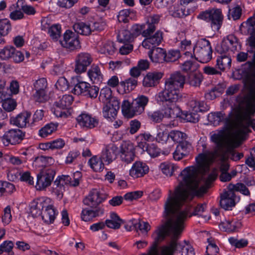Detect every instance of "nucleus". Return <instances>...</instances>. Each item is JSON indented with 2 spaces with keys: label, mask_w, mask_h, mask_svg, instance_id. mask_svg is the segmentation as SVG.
Instances as JSON below:
<instances>
[{
  "label": "nucleus",
  "mask_w": 255,
  "mask_h": 255,
  "mask_svg": "<svg viewBox=\"0 0 255 255\" xmlns=\"http://www.w3.org/2000/svg\"><path fill=\"white\" fill-rule=\"evenodd\" d=\"M104 162L101 159L99 160L96 156H93L89 160L91 167L95 172H100L103 170L104 168Z\"/></svg>",
  "instance_id": "obj_41"
},
{
  "label": "nucleus",
  "mask_w": 255,
  "mask_h": 255,
  "mask_svg": "<svg viewBox=\"0 0 255 255\" xmlns=\"http://www.w3.org/2000/svg\"><path fill=\"white\" fill-rule=\"evenodd\" d=\"M167 111V109L164 108V113L160 111H157L154 112H148L147 113V116L148 119L155 123L160 122L164 117L174 118L175 117H172L169 116H166L165 113Z\"/></svg>",
  "instance_id": "obj_37"
},
{
  "label": "nucleus",
  "mask_w": 255,
  "mask_h": 255,
  "mask_svg": "<svg viewBox=\"0 0 255 255\" xmlns=\"http://www.w3.org/2000/svg\"><path fill=\"white\" fill-rule=\"evenodd\" d=\"M47 83L45 78H40L35 81L34 84V90L46 91Z\"/></svg>",
  "instance_id": "obj_57"
},
{
  "label": "nucleus",
  "mask_w": 255,
  "mask_h": 255,
  "mask_svg": "<svg viewBox=\"0 0 255 255\" xmlns=\"http://www.w3.org/2000/svg\"><path fill=\"white\" fill-rule=\"evenodd\" d=\"M93 61L90 54L87 52H81L77 55L75 59L74 71L77 74H81L86 71L87 67Z\"/></svg>",
  "instance_id": "obj_13"
},
{
  "label": "nucleus",
  "mask_w": 255,
  "mask_h": 255,
  "mask_svg": "<svg viewBox=\"0 0 255 255\" xmlns=\"http://www.w3.org/2000/svg\"><path fill=\"white\" fill-rule=\"evenodd\" d=\"M250 68L248 77V85L255 88V52L251 61L247 62Z\"/></svg>",
  "instance_id": "obj_35"
},
{
  "label": "nucleus",
  "mask_w": 255,
  "mask_h": 255,
  "mask_svg": "<svg viewBox=\"0 0 255 255\" xmlns=\"http://www.w3.org/2000/svg\"><path fill=\"white\" fill-rule=\"evenodd\" d=\"M55 172L52 169H47L40 171L37 176L36 187L38 190H43L49 186L54 179Z\"/></svg>",
  "instance_id": "obj_12"
},
{
  "label": "nucleus",
  "mask_w": 255,
  "mask_h": 255,
  "mask_svg": "<svg viewBox=\"0 0 255 255\" xmlns=\"http://www.w3.org/2000/svg\"><path fill=\"white\" fill-rule=\"evenodd\" d=\"M48 33L53 39L57 40L60 37L61 34L60 26L58 24H55L49 27Z\"/></svg>",
  "instance_id": "obj_53"
},
{
  "label": "nucleus",
  "mask_w": 255,
  "mask_h": 255,
  "mask_svg": "<svg viewBox=\"0 0 255 255\" xmlns=\"http://www.w3.org/2000/svg\"><path fill=\"white\" fill-rule=\"evenodd\" d=\"M95 210L84 209L81 214L82 219L86 222L89 221L93 218L99 216L104 213V209L99 207Z\"/></svg>",
  "instance_id": "obj_29"
},
{
  "label": "nucleus",
  "mask_w": 255,
  "mask_h": 255,
  "mask_svg": "<svg viewBox=\"0 0 255 255\" xmlns=\"http://www.w3.org/2000/svg\"><path fill=\"white\" fill-rule=\"evenodd\" d=\"M113 98H116L112 96V92L109 87H105L101 89L99 99L104 104L111 102Z\"/></svg>",
  "instance_id": "obj_40"
},
{
  "label": "nucleus",
  "mask_w": 255,
  "mask_h": 255,
  "mask_svg": "<svg viewBox=\"0 0 255 255\" xmlns=\"http://www.w3.org/2000/svg\"><path fill=\"white\" fill-rule=\"evenodd\" d=\"M185 83V76L179 71L171 74L170 77L165 79L164 88L157 94L156 99L159 105L167 109L165 113L166 116L172 117L178 116L175 113V111H179L176 104L182 99L179 89L183 88Z\"/></svg>",
  "instance_id": "obj_2"
},
{
  "label": "nucleus",
  "mask_w": 255,
  "mask_h": 255,
  "mask_svg": "<svg viewBox=\"0 0 255 255\" xmlns=\"http://www.w3.org/2000/svg\"><path fill=\"white\" fill-rule=\"evenodd\" d=\"M249 92L244 98L245 106L237 115L238 128L235 132L237 136L241 139L252 132L250 128L255 131V88L249 85Z\"/></svg>",
  "instance_id": "obj_4"
},
{
  "label": "nucleus",
  "mask_w": 255,
  "mask_h": 255,
  "mask_svg": "<svg viewBox=\"0 0 255 255\" xmlns=\"http://www.w3.org/2000/svg\"><path fill=\"white\" fill-rule=\"evenodd\" d=\"M115 50L116 47L113 42L108 41L103 44L102 51L104 53L112 55L115 52Z\"/></svg>",
  "instance_id": "obj_58"
},
{
  "label": "nucleus",
  "mask_w": 255,
  "mask_h": 255,
  "mask_svg": "<svg viewBox=\"0 0 255 255\" xmlns=\"http://www.w3.org/2000/svg\"><path fill=\"white\" fill-rule=\"evenodd\" d=\"M79 125L87 128H93L99 124V120L95 117H92L90 115L82 113L76 119Z\"/></svg>",
  "instance_id": "obj_21"
},
{
  "label": "nucleus",
  "mask_w": 255,
  "mask_h": 255,
  "mask_svg": "<svg viewBox=\"0 0 255 255\" xmlns=\"http://www.w3.org/2000/svg\"><path fill=\"white\" fill-rule=\"evenodd\" d=\"M159 21V16L158 15L148 16L146 17V24L147 27L144 30V49H147L149 44L152 46L159 45L163 39V33L160 30L154 32L156 27L155 24H157Z\"/></svg>",
  "instance_id": "obj_5"
},
{
  "label": "nucleus",
  "mask_w": 255,
  "mask_h": 255,
  "mask_svg": "<svg viewBox=\"0 0 255 255\" xmlns=\"http://www.w3.org/2000/svg\"><path fill=\"white\" fill-rule=\"evenodd\" d=\"M25 132L19 129H11L6 131L0 136V144L5 146L9 144H16L19 143L24 138Z\"/></svg>",
  "instance_id": "obj_10"
},
{
  "label": "nucleus",
  "mask_w": 255,
  "mask_h": 255,
  "mask_svg": "<svg viewBox=\"0 0 255 255\" xmlns=\"http://www.w3.org/2000/svg\"><path fill=\"white\" fill-rule=\"evenodd\" d=\"M203 80V76L201 73L195 70L190 72L187 76L186 82L190 86L199 87Z\"/></svg>",
  "instance_id": "obj_27"
},
{
  "label": "nucleus",
  "mask_w": 255,
  "mask_h": 255,
  "mask_svg": "<svg viewBox=\"0 0 255 255\" xmlns=\"http://www.w3.org/2000/svg\"><path fill=\"white\" fill-rule=\"evenodd\" d=\"M73 102V97L71 95L60 96L54 104L56 108L54 109V115L57 117L67 118L70 114L67 109Z\"/></svg>",
  "instance_id": "obj_9"
},
{
  "label": "nucleus",
  "mask_w": 255,
  "mask_h": 255,
  "mask_svg": "<svg viewBox=\"0 0 255 255\" xmlns=\"http://www.w3.org/2000/svg\"><path fill=\"white\" fill-rule=\"evenodd\" d=\"M89 83L81 81L77 83L73 88L72 92L74 94L86 95V91L89 87Z\"/></svg>",
  "instance_id": "obj_43"
},
{
  "label": "nucleus",
  "mask_w": 255,
  "mask_h": 255,
  "mask_svg": "<svg viewBox=\"0 0 255 255\" xmlns=\"http://www.w3.org/2000/svg\"><path fill=\"white\" fill-rule=\"evenodd\" d=\"M14 52V47L13 46H5L0 49V59L7 60L10 59L12 54Z\"/></svg>",
  "instance_id": "obj_49"
},
{
  "label": "nucleus",
  "mask_w": 255,
  "mask_h": 255,
  "mask_svg": "<svg viewBox=\"0 0 255 255\" xmlns=\"http://www.w3.org/2000/svg\"><path fill=\"white\" fill-rule=\"evenodd\" d=\"M210 138L216 144V148L214 151H206L203 153H200L196 158L200 166H204L207 159H214L217 157L224 158V148L226 149L230 158L232 160L237 161L243 157V153L237 152L234 150L235 148L240 145L241 142L236 139L231 138L224 130H220L213 133L211 135Z\"/></svg>",
  "instance_id": "obj_3"
},
{
  "label": "nucleus",
  "mask_w": 255,
  "mask_h": 255,
  "mask_svg": "<svg viewBox=\"0 0 255 255\" xmlns=\"http://www.w3.org/2000/svg\"><path fill=\"white\" fill-rule=\"evenodd\" d=\"M122 115L126 119H131L143 111V95H141L130 102L125 99L121 104Z\"/></svg>",
  "instance_id": "obj_7"
},
{
  "label": "nucleus",
  "mask_w": 255,
  "mask_h": 255,
  "mask_svg": "<svg viewBox=\"0 0 255 255\" xmlns=\"http://www.w3.org/2000/svg\"><path fill=\"white\" fill-rule=\"evenodd\" d=\"M138 222L135 221V219L133 220V222L130 224H126L125 225V228L128 231H130L132 230H135L138 235H139L140 234L143 233V228H142L141 221L142 220L139 219Z\"/></svg>",
  "instance_id": "obj_42"
},
{
  "label": "nucleus",
  "mask_w": 255,
  "mask_h": 255,
  "mask_svg": "<svg viewBox=\"0 0 255 255\" xmlns=\"http://www.w3.org/2000/svg\"><path fill=\"white\" fill-rule=\"evenodd\" d=\"M198 19L210 23L214 31H219L223 23V15L220 9H211L201 12L197 16Z\"/></svg>",
  "instance_id": "obj_8"
},
{
  "label": "nucleus",
  "mask_w": 255,
  "mask_h": 255,
  "mask_svg": "<svg viewBox=\"0 0 255 255\" xmlns=\"http://www.w3.org/2000/svg\"><path fill=\"white\" fill-rule=\"evenodd\" d=\"M120 102L117 98H113L111 102L105 104L103 108V116L105 118H114L120 109Z\"/></svg>",
  "instance_id": "obj_18"
},
{
  "label": "nucleus",
  "mask_w": 255,
  "mask_h": 255,
  "mask_svg": "<svg viewBox=\"0 0 255 255\" xmlns=\"http://www.w3.org/2000/svg\"><path fill=\"white\" fill-rule=\"evenodd\" d=\"M241 226V223L238 221L230 220L222 222L219 225V227L221 229L228 232H235L238 229L240 228Z\"/></svg>",
  "instance_id": "obj_30"
},
{
  "label": "nucleus",
  "mask_w": 255,
  "mask_h": 255,
  "mask_svg": "<svg viewBox=\"0 0 255 255\" xmlns=\"http://www.w3.org/2000/svg\"><path fill=\"white\" fill-rule=\"evenodd\" d=\"M31 117V113L24 111L17 115L16 117H11L10 123L11 124L18 128H23L29 124V120Z\"/></svg>",
  "instance_id": "obj_22"
},
{
  "label": "nucleus",
  "mask_w": 255,
  "mask_h": 255,
  "mask_svg": "<svg viewBox=\"0 0 255 255\" xmlns=\"http://www.w3.org/2000/svg\"><path fill=\"white\" fill-rule=\"evenodd\" d=\"M61 45L70 50L81 47L77 35L70 30H67L64 34L63 40L60 41Z\"/></svg>",
  "instance_id": "obj_16"
},
{
  "label": "nucleus",
  "mask_w": 255,
  "mask_h": 255,
  "mask_svg": "<svg viewBox=\"0 0 255 255\" xmlns=\"http://www.w3.org/2000/svg\"><path fill=\"white\" fill-rule=\"evenodd\" d=\"M75 31L77 33L89 35L92 31H100L106 27V23L104 21H96L93 23L92 26L84 22H77L73 26Z\"/></svg>",
  "instance_id": "obj_11"
},
{
  "label": "nucleus",
  "mask_w": 255,
  "mask_h": 255,
  "mask_svg": "<svg viewBox=\"0 0 255 255\" xmlns=\"http://www.w3.org/2000/svg\"><path fill=\"white\" fill-rule=\"evenodd\" d=\"M120 85L124 89L125 93H129L133 90L137 85V80L130 77L125 81L121 82Z\"/></svg>",
  "instance_id": "obj_34"
},
{
  "label": "nucleus",
  "mask_w": 255,
  "mask_h": 255,
  "mask_svg": "<svg viewBox=\"0 0 255 255\" xmlns=\"http://www.w3.org/2000/svg\"><path fill=\"white\" fill-rule=\"evenodd\" d=\"M163 73L160 72H150L144 76V87H155L159 83L163 77Z\"/></svg>",
  "instance_id": "obj_23"
},
{
  "label": "nucleus",
  "mask_w": 255,
  "mask_h": 255,
  "mask_svg": "<svg viewBox=\"0 0 255 255\" xmlns=\"http://www.w3.org/2000/svg\"><path fill=\"white\" fill-rule=\"evenodd\" d=\"M56 88L62 91H66L69 89V84L67 79L63 77H60L55 84Z\"/></svg>",
  "instance_id": "obj_55"
},
{
  "label": "nucleus",
  "mask_w": 255,
  "mask_h": 255,
  "mask_svg": "<svg viewBox=\"0 0 255 255\" xmlns=\"http://www.w3.org/2000/svg\"><path fill=\"white\" fill-rule=\"evenodd\" d=\"M183 118L187 122L196 123L199 121V115L197 112H189L183 114Z\"/></svg>",
  "instance_id": "obj_56"
},
{
  "label": "nucleus",
  "mask_w": 255,
  "mask_h": 255,
  "mask_svg": "<svg viewBox=\"0 0 255 255\" xmlns=\"http://www.w3.org/2000/svg\"><path fill=\"white\" fill-rule=\"evenodd\" d=\"M238 45L237 38L233 35H229L224 38L221 47L217 48V50L220 53L226 52L230 49L234 51L237 50Z\"/></svg>",
  "instance_id": "obj_19"
},
{
  "label": "nucleus",
  "mask_w": 255,
  "mask_h": 255,
  "mask_svg": "<svg viewBox=\"0 0 255 255\" xmlns=\"http://www.w3.org/2000/svg\"><path fill=\"white\" fill-rule=\"evenodd\" d=\"M135 14L133 10L130 9H124L120 10L118 15V19L120 22L125 23L129 22L134 16Z\"/></svg>",
  "instance_id": "obj_36"
},
{
  "label": "nucleus",
  "mask_w": 255,
  "mask_h": 255,
  "mask_svg": "<svg viewBox=\"0 0 255 255\" xmlns=\"http://www.w3.org/2000/svg\"><path fill=\"white\" fill-rule=\"evenodd\" d=\"M133 35L131 33V32L126 29H122L121 30L118 35L117 39L119 42L120 43H129L132 41L133 40Z\"/></svg>",
  "instance_id": "obj_39"
},
{
  "label": "nucleus",
  "mask_w": 255,
  "mask_h": 255,
  "mask_svg": "<svg viewBox=\"0 0 255 255\" xmlns=\"http://www.w3.org/2000/svg\"><path fill=\"white\" fill-rule=\"evenodd\" d=\"M143 71V59H140L136 66H134L130 69L129 75L131 78L137 80V78L141 75Z\"/></svg>",
  "instance_id": "obj_45"
},
{
  "label": "nucleus",
  "mask_w": 255,
  "mask_h": 255,
  "mask_svg": "<svg viewBox=\"0 0 255 255\" xmlns=\"http://www.w3.org/2000/svg\"><path fill=\"white\" fill-rule=\"evenodd\" d=\"M169 136L173 141L180 143L184 141L186 135L179 130H172L169 133Z\"/></svg>",
  "instance_id": "obj_50"
},
{
  "label": "nucleus",
  "mask_w": 255,
  "mask_h": 255,
  "mask_svg": "<svg viewBox=\"0 0 255 255\" xmlns=\"http://www.w3.org/2000/svg\"><path fill=\"white\" fill-rule=\"evenodd\" d=\"M180 57V51L178 50H170L166 53L165 61L170 62H174Z\"/></svg>",
  "instance_id": "obj_54"
},
{
  "label": "nucleus",
  "mask_w": 255,
  "mask_h": 255,
  "mask_svg": "<svg viewBox=\"0 0 255 255\" xmlns=\"http://www.w3.org/2000/svg\"><path fill=\"white\" fill-rule=\"evenodd\" d=\"M229 13V19L232 17L234 20L238 19L241 16L242 9L239 5H237L230 9Z\"/></svg>",
  "instance_id": "obj_59"
},
{
  "label": "nucleus",
  "mask_w": 255,
  "mask_h": 255,
  "mask_svg": "<svg viewBox=\"0 0 255 255\" xmlns=\"http://www.w3.org/2000/svg\"><path fill=\"white\" fill-rule=\"evenodd\" d=\"M111 219L106 220L105 224L110 228L118 229L120 228L123 221L115 212H112L110 215Z\"/></svg>",
  "instance_id": "obj_32"
},
{
  "label": "nucleus",
  "mask_w": 255,
  "mask_h": 255,
  "mask_svg": "<svg viewBox=\"0 0 255 255\" xmlns=\"http://www.w3.org/2000/svg\"><path fill=\"white\" fill-rule=\"evenodd\" d=\"M219 56L217 59V66L222 70L224 71L226 69H229L231 66L232 60L231 58L226 54H222Z\"/></svg>",
  "instance_id": "obj_33"
},
{
  "label": "nucleus",
  "mask_w": 255,
  "mask_h": 255,
  "mask_svg": "<svg viewBox=\"0 0 255 255\" xmlns=\"http://www.w3.org/2000/svg\"><path fill=\"white\" fill-rule=\"evenodd\" d=\"M117 153V148L115 146H109L103 151L100 159L109 164L116 158Z\"/></svg>",
  "instance_id": "obj_26"
},
{
  "label": "nucleus",
  "mask_w": 255,
  "mask_h": 255,
  "mask_svg": "<svg viewBox=\"0 0 255 255\" xmlns=\"http://www.w3.org/2000/svg\"><path fill=\"white\" fill-rule=\"evenodd\" d=\"M8 160L13 165H19L23 163L26 162L27 158L23 156L17 157L11 156L9 157Z\"/></svg>",
  "instance_id": "obj_64"
},
{
  "label": "nucleus",
  "mask_w": 255,
  "mask_h": 255,
  "mask_svg": "<svg viewBox=\"0 0 255 255\" xmlns=\"http://www.w3.org/2000/svg\"><path fill=\"white\" fill-rule=\"evenodd\" d=\"M160 167L163 174L166 176H171L174 171V166L170 163H162Z\"/></svg>",
  "instance_id": "obj_61"
},
{
  "label": "nucleus",
  "mask_w": 255,
  "mask_h": 255,
  "mask_svg": "<svg viewBox=\"0 0 255 255\" xmlns=\"http://www.w3.org/2000/svg\"><path fill=\"white\" fill-rule=\"evenodd\" d=\"M144 147H146V151L151 157L157 156L160 153V149L153 143H144Z\"/></svg>",
  "instance_id": "obj_51"
},
{
  "label": "nucleus",
  "mask_w": 255,
  "mask_h": 255,
  "mask_svg": "<svg viewBox=\"0 0 255 255\" xmlns=\"http://www.w3.org/2000/svg\"><path fill=\"white\" fill-rule=\"evenodd\" d=\"M197 163L198 167H187L181 171L180 175L182 181L175 188L174 196H172L171 190L169 191V196L164 205V217L166 221L155 231L157 235L156 242L162 241L167 235L171 236L170 242L167 245L160 247L158 250H157V245L155 244L147 255H173L177 247L181 246L178 240L183 231L184 222L190 212L191 208L181 210L180 206L184 202L192 200L195 195L202 196L216 178V175L211 174L208 176L205 185L200 186L198 173L200 170L205 171L206 162L203 167L200 166L198 162ZM144 255H146L144 254Z\"/></svg>",
  "instance_id": "obj_1"
},
{
  "label": "nucleus",
  "mask_w": 255,
  "mask_h": 255,
  "mask_svg": "<svg viewBox=\"0 0 255 255\" xmlns=\"http://www.w3.org/2000/svg\"><path fill=\"white\" fill-rule=\"evenodd\" d=\"M134 153V147L132 143L129 141L124 142L122 144L121 153Z\"/></svg>",
  "instance_id": "obj_63"
},
{
  "label": "nucleus",
  "mask_w": 255,
  "mask_h": 255,
  "mask_svg": "<svg viewBox=\"0 0 255 255\" xmlns=\"http://www.w3.org/2000/svg\"><path fill=\"white\" fill-rule=\"evenodd\" d=\"M221 195L220 206L226 210L235 205L236 195L232 190L228 189Z\"/></svg>",
  "instance_id": "obj_20"
},
{
  "label": "nucleus",
  "mask_w": 255,
  "mask_h": 255,
  "mask_svg": "<svg viewBox=\"0 0 255 255\" xmlns=\"http://www.w3.org/2000/svg\"><path fill=\"white\" fill-rule=\"evenodd\" d=\"M33 98L36 102L44 103L48 100V96L46 91H35L33 94Z\"/></svg>",
  "instance_id": "obj_52"
},
{
  "label": "nucleus",
  "mask_w": 255,
  "mask_h": 255,
  "mask_svg": "<svg viewBox=\"0 0 255 255\" xmlns=\"http://www.w3.org/2000/svg\"><path fill=\"white\" fill-rule=\"evenodd\" d=\"M193 54L191 52H185L186 55L194 56L201 63H207L212 59V49L209 40L204 38L199 40L193 48Z\"/></svg>",
  "instance_id": "obj_6"
},
{
  "label": "nucleus",
  "mask_w": 255,
  "mask_h": 255,
  "mask_svg": "<svg viewBox=\"0 0 255 255\" xmlns=\"http://www.w3.org/2000/svg\"><path fill=\"white\" fill-rule=\"evenodd\" d=\"M99 91V87L89 84L85 96L90 98H96L98 95Z\"/></svg>",
  "instance_id": "obj_60"
},
{
  "label": "nucleus",
  "mask_w": 255,
  "mask_h": 255,
  "mask_svg": "<svg viewBox=\"0 0 255 255\" xmlns=\"http://www.w3.org/2000/svg\"><path fill=\"white\" fill-rule=\"evenodd\" d=\"M208 120L214 126H218L223 122L227 128L232 127L233 124V114L231 112L227 116L222 112L212 113L209 115Z\"/></svg>",
  "instance_id": "obj_14"
},
{
  "label": "nucleus",
  "mask_w": 255,
  "mask_h": 255,
  "mask_svg": "<svg viewBox=\"0 0 255 255\" xmlns=\"http://www.w3.org/2000/svg\"><path fill=\"white\" fill-rule=\"evenodd\" d=\"M190 144L187 141H183L179 143L176 149L173 153V156L175 160H179L184 156L187 155Z\"/></svg>",
  "instance_id": "obj_25"
},
{
  "label": "nucleus",
  "mask_w": 255,
  "mask_h": 255,
  "mask_svg": "<svg viewBox=\"0 0 255 255\" xmlns=\"http://www.w3.org/2000/svg\"><path fill=\"white\" fill-rule=\"evenodd\" d=\"M15 190L14 185L8 182L0 181V193L1 195L11 194Z\"/></svg>",
  "instance_id": "obj_44"
},
{
  "label": "nucleus",
  "mask_w": 255,
  "mask_h": 255,
  "mask_svg": "<svg viewBox=\"0 0 255 255\" xmlns=\"http://www.w3.org/2000/svg\"><path fill=\"white\" fill-rule=\"evenodd\" d=\"M106 198V195L105 194L96 189H94L83 200V203L91 208L97 209V207L105 200Z\"/></svg>",
  "instance_id": "obj_15"
},
{
  "label": "nucleus",
  "mask_w": 255,
  "mask_h": 255,
  "mask_svg": "<svg viewBox=\"0 0 255 255\" xmlns=\"http://www.w3.org/2000/svg\"><path fill=\"white\" fill-rule=\"evenodd\" d=\"M88 75L94 83L99 84L102 81L103 75L99 66L97 65H93L91 67L88 72Z\"/></svg>",
  "instance_id": "obj_31"
},
{
  "label": "nucleus",
  "mask_w": 255,
  "mask_h": 255,
  "mask_svg": "<svg viewBox=\"0 0 255 255\" xmlns=\"http://www.w3.org/2000/svg\"><path fill=\"white\" fill-rule=\"evenodd\" d=\"M228 189L232 190L233 192L235 191H239L243 194L247 196L250 194L248 188L244 184L242 183H238L236 184L230 183L228 186Z\"/></svg>",
  "instance_id": "obj_46"
},
{
  "label": "nucleus",
  "mask_w": 255,
  "mask_h": 255,
  "mask_svg": "<svg viewBox=\"0 0 255 255\" xmlns=\"http://www.w3.org/2000/svg\"><path fill=\"white\" fill-rule=\"evenodd\" d=\"M207 242L209 245L206 248L205 255H217L219 252V249L216 245L214 239L211 238H209L207 240Z\"/></svg>",
  "instance_id": "obj_48"
},
{
  "label": "nucleus",
  "mask_w": 255,
  "mask_h": 255,
  "mask_svg": "<svg viewBox=\"0 0 255 255\" xmlns=\"http://www.w3.org/2000/svg\"><path fill=\"white\" fill-rule=\"evenodd\" d=\"M47 202L43 199L33 200L30 204V213L33 217L41 216Z\"/></svg>",
  "instance_id": "obj_24"
},
{
  "label": "nucleus",
  "mask_w": 255,
  "mask_h": 255,
  "mask_svg": "<svg viewBox=\"0 0 255 255\" xmlns=\"http://www.w3.org/2000/svg\"><path fill=\"white\" fill-rule=\"evenodd\" d=\"M16 106V103L11 99L5 100L2 103L3 108L7 112H11L15 109Z\"/></svg>",
  "instance_id": "obj_62"
},
{
  "label": "nucleus",
  "mask_w": 255,
  "mask_h": 255,
  "mask_svg": "<svg viewBox=\"0 0 255 255\" xmlns=\"http://www.w3.org/2000/svg\"><path fill=\"white\" fill-rule=\"evenodd\" d=\"M57 125L53 123L47 124L39 131V134L40 136L45 137L51 134L56 130Z\"/></svg>",
  "instance_id": "obj_47"
},
{
  "label": "nucleus",
  "mask_w": 255,
  "mask_h": 255,
  "mask_svg": "<svg viewBox=\"0 0 255 255\" xmlns=\"http://www.w3.org/2000/svg\"><path fill=\"white\" fill-rule=\"evenodd\" d=\"M147 54L150 60L155 63H162L165 61L166 51L161 48L155 46H148Z\"/></svg>",
  "instance_id": "obj_17"
},
{
  "label": "nucleus",
  "mask_w": 255,
  "mask_h": 255,
  "mask_svg": "<svg viewBox=\"0 0 255 255\" xmlns=\"http://www.w3.org/2000/svg\"><path fill=\"white\" fill-rule=\"evenodd\" d=\"M42 220L47 224L52 223L55 218V211L52 205L47 203L41 215Z\"/></svg>",
  "instance_id": "obj_28"
},
{
  "label": "nucleus",
  "mask_w": 255,
  "mask_h": 255,
  "mask_svg": "<svg viewBox=\"0 0 255 255\" xmlns=\"http://www.w3.org/2000/svg\"><path fill=\"white\" fill-rule=\"evenodd\" d=\"M129 175L133 178H138L143 176V165L141 161H136L129 170Z\"/></svg>",
  "instance_id": "obj_38"
}]
</instances>
